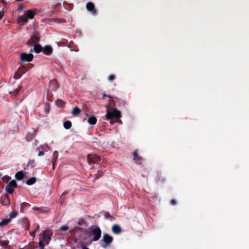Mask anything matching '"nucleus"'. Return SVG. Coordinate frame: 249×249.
<instances>
[{
  "mask_svg": "<svg viewBox=\"0 0 249 249\" xmlns=\"http://www.w3.org/2000/svg\"><path fill=\"white\" fill-rule=\"evenodd\" d=\"M109 103L110 106L117 107L121 109L124 108L126 105V102L124 100L114 97L113 98V99H110L109 100Z\"/></svg>",
  "mask_w": 249,
  "mask_h": 249,
  "instance_id": "1",
  "label": "nucleus"
},
{
  "mask_svg": "<svg viewBox=\"0 0 249 249\" xmlns=\"http://www.w3.org/2000/svg\"><path fill=\"white\" fill-rule=\"evenodd\" d=\"M90 231L91 234L92 235V241H97L99 240L102 234L100 228L97 226L93 225L91 227Z\"/></svg>",
  "mask_w": 249,
  "mask_h": 249,
  "instance_id": "2",
  "label": "nucleus"
},
{
  "mask_svg": "<svg viewBox=\"0 0 249 249\" xmlns=\"http://www.w3.org/2000/svg\"><path fill=\"white\" fill-rule=\"evenodd\" d=\"M106 117L108 119H117V122L121 121L120 118L121 117V113L120 111L118 110L116 108H114L113 111H107L106 114Z\"/></svg>",
  "mask_w": 249,
  "mask_h": 249,
  "instance_id": "3",
  "label": "nucleus"
},
{
  "mask_svg": "<svg viewBox=\"0 0 249 249\" xmlns=\"http://www.w3.org/2000/svg\"><path fill=\"white\" fill-rule=\"evenodd\" d=\"M113 240V237L107 233H104L103 234V238L101 240L103 243L101 245V247L103 248L106 249L107 247L109 246L110 244L112 242Z\"/></svg>",
  "mask_w": 249,
  "mask_h": 249,
  "instance_id": "4",
  "label": "nucleus"
},
{
  "mask_svg": "<svg viewBox=\"0 0 249 249\" xmlns=\"http://www.w3.org/2000/svg\"><path fill=\"white\" fill-rule=\"evenodd\" d=\"M40 40L39 34L36 32L33 36H31L30 38L27 42V45L28 46H32L33 45L37 44Z\"/></svg>",
  "mask_w": 249,
  "mask_h": 249,
  "instance_id": "5",
  "label": "nucleus"
},
{
  "mask_svg": "<svg viewBox=\"0 0 249 249\" xmlns=\"http://www.w3.org/2000/svg\"><path fill=\"white\" fill-rule=\"evenodd\" d=\"M53 235V232L48 231H44L42 233L41 239L46 245L49 243L51 239V236Z\"/></svg>",
  "mask_w": 249,
  "mask_h": 249,
  "instance_id": "6",
  "label": "nucleus"
},
{
  "mask_svg": "<svg viewBox=\"0 0 249 249\" xmlns=\"http://www.w3.org/2000/svg\"><path fill=\"white\" fill-rule=\"evenodd\" d=\"M87 160L89 164L98 163L101 158L97 155L89 154L87 156Z\"/></svg>",
  "mask_w": 249,
  "mask_h": 249,
  "instance_id": "7",
  "label": "nucleus"
},
{
  "mask_svg": "<svg viewBox=\"0 0 249 249\" xmlns=\"http://www.w3.org/2000/svg\"><path fill=\"white\" fill-rule=\"evenodd\" d=\"M17 187V183L15 180L10 181L5 187L6 192L8 194H12L14 191V188Z\"/></svg>",
  "mask_w": 249,
  "mask_h": 249,
  "instance_id": "8",
  "label": "nucleus"
},
{
  "mask_svg": "<svg viewBox=\"0 0 249 249\" xmlns=\"http://www.w3.org/2000/svg\"><path fill=\"white\" fill-rule=\"evenodd\" d=\"M34 55L31 53H22L20 54V59L23 62H31L33 60Z\"/></svg>",
  "mask_w": 249,
  "mask_h": 249,
  "instance_id": "9",
  "label": "nucleus"
},
{
  "mask_svg": "<svg viewBox=\"0 0 249 249\" xmlns=\"http://www.w3.org/2000/svg\"><path fill=\"white\" fill-rule=\"evenodd\" d=\"M87 9L89 11L92 15H95L97 13V11L95 8L94 4L91 2H89L86 4Z\"/></svg>",
  "mask_w": 249,
  "mask_h": 249,
  "instance_id": "10",
  "label": "nucleus"
},
{
  "mask_svg": "<svg viewBox=\"0 0 249 249\" xmlns=\"http://www.w3.org/2000/svg\"><path fill=\"white\" fill-rule=\"evenodd\" d=\"M42 52L46 55H50L53 52V49L50 45H46L42 48Z\"/></svg>",
  "mask_w": 249,
  "mask_h": 249,
  "instance_id": "11",
  "label": "nucleus"
},
{
  "mask_svg": "<svg viewBox=\"0 0 249 249\" xmlns=\"http://www.w3.org/2000/svg\"><path fill=\"white\" fill-rule=\"evenodd\" d=\"M28 19L25 14L22 15L18 18V23L21 25H23L24 23H27Z\"/></svg>",
  "mask_w": 249,
  "mask_h": 249,
  "instance_id": "12",
  "label": "nucleus"
},
{
  "mask_svg": "<svg viewBox=\"0 0 249 249\" xmlns=\"http://www.w3.org/2000/svg\"><path fill=\"white\" fill-rule=\"evenodd\" d=\"M112 231L115 234H119L121 232L122 230L119 226L118 225H114L112 227Z\"/></svg>",
  "mask_w": 249,
  "mask_h": 249,
  "instance_id": "13",
  "label": "nucleus"
},
{
  "mask_svg": "<svg viewBox=\"0 0 249 249\" xmlns=\"http://www.w3.org/2000/svg\"><path fill=\"white\" fill-rule=\"evenodd\" d=\"M35 12L31 10H27L25 12V14L27 16L28 19H33L35 15Z\"/></svg>",
  "mask_w": 249,
  "mask_h": 249,
  "instance_id": "14",
  "label": "nucleus"
},
{
  "mask_svg": "<svg viewBox=\"0 0 249 249\" xmlns=\"http://www.w3.org/2000/svg\"><path fill=\"white\" fill-rule=\"evenodd\" d=\"M42 48L43 47L39 44L37 43V44H34V51L37 53H39L41 52H42V50H43Z\"/></svg>",
  "mask_w": 249,
  "mask_h": 249,
  "instance_id": "15",
  "label": "nucleus"
},
{
  "mask_svg": "<svg viewBox=\"0 0 249 249\" xmlns=\"http://www.w3.org/2000/svg\"><path fill=\"white\" fill-rule=\"evenodd\" d=\"M0 203L4 206H7L10 204V198L8 195H6L4 198H1Z\"/></svg>",
  "mask_w": 249,
  "mask_h": 249,
  "instance_id": "16",
  "label": "nucleus"
},
{
  "mask_svg": "<svg viewBox=\"0 0 249 249\" xmlns=\"http://www.w3.org/2000/svg\"><path fill=\"white\" fill-rule=\"evenodd\" d=\"M133 159L134 160L136 161V162H140L142 160V158L141 156L138 155L137 150L134 151L133 152Z\"/></svg>",
  "mask_w": 249,
  "mask_h": 249,
  "instance_id": "17",
  "label": "nucleus"
},
{
  "mask_svg": "<svg viewBox=\"0 0 249 249\" xmlns=\"http://www.w3.org/2000/svg\"><path fill=\"white\" fill-rule=\"evenodd\" d=\"M88 122L91 125L95 124L97 123V119L94 116L89 117L88 118Z\"/></svg>",
  "mask_w": 249,
  "mask_h": 249,
  "instance_id": "18",
  "label": "nucleus"
},
{
  "mask_svg": "<svg viewBox=\"0 0 249 249\" xmlns=\"http://www.w3.org/2000/svg\"><path fill=\"white\" fill-rule=\"evenodd\" d=\"M15 178L18 180H20L24 178V174L22 171H19L15 175Z\"/></svg>",
  "mask_w": 249,
  "mask_h": 249,
  "instance_id": "19",
  "label": "nucleus"
},
{
  "mask_svg": "<svg viewBox=\"0 0 249 249\" xmlns=\"http://www.w3.org/2000/svg\"><path fill=\"white\" fill-rule=\"evenodd\" d=\"M103 215L106 219H108L110 221H112L115 219V218L112 215H110L108 212H104L103 213Z\"/></svg>",
  "mask_w": 249,
  "mask_h": 249,
  "instance_id": "20",
  "label": "nucleus"
},
{
  "mask_svg": "<svg viewBox=\"0 0 249 249\" xmlns=\"http://www.w3.org/2000/svg\"><path fill=\"white\" fill-rule=\"evenodd\" d=\"M36 180L35 178L32 177L27 179L26 181V183L28 185H31L34 184L36 182Z\"/></svg>",
  "mask_w": 249,
  "mask_h": 249,
  "instance_id": "21",
  "label": "nucleus"
},
{
  "mask_svg": "<svg viewBox=\"0 0 249 249\" xmlns=\"http://www.w3.org/2000/svg\"><path fill=\"white\" fill-rule=\"evenodd\" d=\"M11 221L10 218L3 219L0 222V227H3L7 225Z\"/></svg>",
  "mask_w": 249,
  "mask_h": 249,
  "instance_id": "22",
  "label": "nucleus"
},
{
  "mask_svg": "<svg viewBox=\"0 0 249 249\" xmlns=\"http://www.w3.org/2000/svg\"><path fill=\"white\" fill-rule=\"evenodd\" d=\"M81 112V109L77 107H75L73 108L72 111V114L73 116H76Z\"/></svg>",
  "mask_w": 249,
  "mask_h": 249,
  "instance_id": "23",
  "label": "nucleus"
},
{
  "mask_svg": "<svg viewBox=\"0 0 249 249\" xmlns=\"http://www.w3.org/2000/svg\"><path fill=\"white\" fill-rule=\"evenodd\" d=\"M157 180L159 181H163L165 180L164 178L162 177V173L160 172H157L156 174Z\"/></svg>",
  "mask_w": 249,
  "mask_h": 249,
  "instance_id": "24",
  "label": "nucleus"
},
{
  "mask_svg": "<svg viewBox=\"0 0 249 249\" xmlns=\"http://www.w3.org/2000/svg\"><path fill=\"white\" fill-rule=\"evenodd\" d=\"M71 123L70 121H67L64 122L63 126L66 129H69L71 127Z\"/></svg>",
  "mask_w": 249,
  "mask_h": 249,
  "instance_id": "25",
  "label": "nucleus"
},
{
  "mask_svg": "<svg viewBox=\"0 0 249 249\" xmlns=\"http://www.w3.org/2000/svg\"><path fill=\"white\" fill-rule=\"evenodd\" d=\"M27 70L26 68L24 66H20L18 69V72H19L22 75L26 72Z\"/></svg>",
  "mask_w": 249,
  "mask_h": 249,
  "instance_id": "26",
  "label": "nucleus"
},
{
  "mask_svg": "<svg viewBox=\"0 0 249 249\" xmlns=\"http://www.w3.org/2000/svg\"><path fill=\"white\" fill-rule=\"evenodd\" d=\"M53 20L56 23H63L66 22V20L63 18H53Z\"/></svg>",
  "mask_w": 249,
  "mask_h": 249,
  "instance_id": "27",
  "label": "nucleus"
},
{
  "mask_svg": "<svg viewBox=\"0 0 249 249\" xmlns=\"http://www.w3.org/2000/svg\"><path fill=\"white\" fill-rule=\"evenodd\" d=\"M19 90L20 89L19 88H17L16 89H15L13 91H10L9 94L14 96H16L18 93Z\"/></svg>",
  "mask_w": 249,
  "mask_h": 249,
  "instance_id": "28",
  "label": "nucleus"
},
{
  "mask_svg": "<svg viewBox=\"0 0 249 249\" xmlns=\"http://www.w3.org/2000/svg\"><path fill=\"white\" fill-rule=\"evenodd\" d=\"M22 74H20L19 72H18V71H17L14 75V78L16 79H19L21 76Z\"/></svg>",
  "mask_w": 249,
  "mask_h": 249,
  "instance_id": "29",
  "label": "nucleus"
},
{
  "mask_svg": "<svg viewBox=\"0 0 249 249\" xmlns=\"http://www.w3.org/2000/svg\"><path fill=\"white\" fill-rule=\"evenodd\" d=\"M46 245L43 242V241L40 238V240L39 241V246L40 247L41 249H44V246Z\"/></svg>",
  "mask_w": 249,
  "mask_h": 249,
  "instance_id": "30",
  "label": "nucleus"
},
{
  "mask_svg": "<svg viewBox=\"0 0 249 249\" xmlns=\"http://www.w3.org/2000/svg\"><path fill=\"white\" fill-rule=\"evenodd\" d=\"M115 79V76L113 74H111V75H109L108 77H107V80L110 81V82H111L113 80H114V79Z\"/></svg>",
  "mask_w": 249,
  "mask_h": 249,
  "instance_id": "31",
  "label": "nucleus"
},
{
  "mask_svg": "<svg viewBox=\"0 0 249 249\" xmlns=\"http://www.w3.org/2000/svg\"><path fill=\"white\" fill-rule=\"evenodd\" d=\"M17 213L16 212H12L10 214V218L11 219V218H15L17 216Z\"/></svg>",
  "mask_w": 249,
  "mask_h": 249,
  "instance_id": "32",
  "label": "nucleus"
},
{
  "mask_svg": "<svg viewBox=\"0 0 249 249\" xmlns=\"http://www.w3.org/2000/svg\"><path fill=\"white\" fill-rule=\"evenodd\" d=\"M68 229H69L68 227L64 226H62L61 227H60V230L61 231H66L68 230Z\"/></svg>",
  "mask_w": 249,
  "mask_h": 249,
  "instance_id": "33",
  "label": "nucleus"
},
{
  "mask_svg": "<svg viewBox=\"0 0 249 249\" xmlns=\"http://www.w3.org/2000/svg\"><path fill=\"white\" fill-rule=\"evenodd\" d=\"M1 3L3 5V8H4L7 5V3L4 0H0V4Z\"/></svg>",
  "mask_w": 249,
  "mask_h": 249,
  "instance_id": "34",
  "label": "nucleus"
},
{
  "mask_svg": "<svg viewBox=\"0 0 249 249\" xmlns=\"http://www.w3.org/2000/svg\"><path fill=\"white\" fill-rule=\"evenodd\" d=\"M103 97H108L109 98H110V99H113V98H114V97L111 96L110 95H107L105 93H104L103 94Z\"/></svg>",
  "mask_w": 249,
  "mask_h": 249,
  "instance_id": "35",
  "label": "nucleus"
},
{
  "mask_svg": "<svg viewBox=\"0 0 249 249\" xmlns=\"http://www.w3.org/2000/svg\"><path fill=\"white\" fill-rule=\"evenodd\" d=\"M171 203L173 205H175L177 204V202L175 199H172L171 201Z\"/></svg>",
  "mask_w": 249,
  "mask_h": 249,
  "instance_id": "36",
  "label": "nucleus"
},
{
  "mask_svg": "<svg viewBox=\"0 0 249 249\" xmlns=\"http://www.w3.org/2000/svg\"><path fill=\"white\" fill-rule=\"evenodd\" d=\"M5 178H6L7 181H8V180H10L11 178L9 176H5V177L2 178V179L3 180H4Z\"/></svg>",
  "mask_w": 249,
  "mask_h": 249,
  "instance_id": "37",
  "label": "nucleus"
},
{
  "mask_svg": "<svg viewBox=\"0 0 249 249\" xmlns=\"http://www.w3.org/2000/svg\"><path fill=\"white\" fill-rule=\"evenodd\" d=\"M53 156H54V158L56 159L58 157V153L57 151H54L53 152Z\"/></svg>",
  "mask_w": 249,
  "mask_h": 249,
  "instance_id": "38",
  "label": "nucleus"
},
{
  "mask_svg": "<svg viewBox=\"0 0 249 249\" xmlns=\"http://www.w3.org/2000/svg\"><path fill=\"white\" fill-rule=\"evenodd\" d=\"M4 16V12L0 11V20L3 18Z\"/></svg>",
  "mask_w": 249,
  "mask_h": 249,
  "instance_id": "39",
  "label": "nucleus"
},
{
  "mask_svg": "<svg viewBox=\"0 0 249 249\" xmlns=\"http://www.w3.org/2000/svg\"><path fill=\"white\" fill-rule=\"evenodd\" d=\"M44 154V152L43 151H39L38 153V156H42Z\"/></svg>",
  "mask_w": 249,
  "mask_h": 249,
  "instance_id": "40",
  "label": "nucleus"
},
{
  "mask_svg": "<svg viewBox=\"0 0 249 249\" xmlns=\"http://www.w3.org/2000/svg\"><path fill=\"white\" fill-rule=\"evenodd\" d=\"M33 209L35 211H39L40 210V208L36 207H34L33 208Z\"/></svg>",
  "mask_w": 249,
  "mask_h": 249,
  "instance_id": "41",
  "label": "nucleus"
},
{
  "mask_svg": "<svg viewBox=\"0 0 249 249\" xmlns=\"http://www.w3.org/2000/svg\"><path fill=\"white\" fill-rule=\"evenodd\" d=\"M39 229V225L37 226V227H36V230L33 232V233L32 234V235H33V234H35V232L37 231Z\"/></svg>",
  "mask_w": 249,
  "mask_h": 249,
  "instance_id": "42",
  "label": "nucleus"
},
{
  "mask_svg": "<svg viewBox=\"0 0 249 249\" xmlns=\"http://www.w3.org/2000/svg\"><path fill=\"white\" fill-rule=\"evenodd\" d=\"M82 249H89L88 248H87V247H86L85 246H83L82 247Z\"/></svg>",
  "mask_w": 249,
  "mask_h": 249,
  "instance_id": "43",
  "label": "nucleus"
},
{
  "mask_svg": "<svg viewBox=\"0 0 249 249\" xmlns=\"http://www.w3.org/2000/svg\"><path fill=\"white\" fill-rule=\"evenodd\" d=\"M4 244H5V245H7L8 243V241H4Z\"/></svg>",
  "mask_w": 249,
  "mask_h": 249,
  "instance_id": "44",
  "label": "nucleus"
},
{
  "mask_svg": "<svg viewBox=\"0 0 249 249\" xmlns=\"http://www.w3.org/2000/svg\"><path fill=\"white\" fill-rule=\"evenodd\" d=\"M45 111L46 112V113H48L49 111V109L48 108V109H45Z\"/></svg>",
  "mask_w": 249,
  "mask_h": 249,
  "instance_id": "45",
  "label": "nucleus"
},
{
  "mask_svg": "<svg viewBox=\"0 0 249 249\" xmlns=\"http://www.w3.org/2000/svg\"><path fill=\"white\" fill-rule=\"evenodd\" d=\"M34 52V48H33V49H31L30 50V53H32V52Z\"/></svg>",
  "mask_w": 249,
  "mask_h": 249,
  "instance_id": "46",
  "label": "nucleus"
},
{
  "mask_svg": "<svg viewBox=\"0 0 249 249\" xmlns=\"http://www.w3.org/2000/svg\"><path fill=\"white\" fill-rule=\"evenodd\" d=\"M22 8H22V6H19L18 8V9H19V10H21V9H22Z\"/></svg>",
  "mask_w": 249,
  "mask_h": 249,
  "instance_id": "47",
  "label": "nucleus"
},
{
  "mask_svg": "<svg viewBox=\"0 0 249 249\" xmlns=\"http://www.w3.org/2000/svg\"><path fill=\"white\" fill-rule=\"evenodd\" d=\"M54 161L53 160V168H54Z\"/></svg>",
  "mask_w": 249,
  "mask_h": 249,
  "instance_id": "48",
  "label": "nucleus"
},
{
  "mask_svg": "<svg viewBox=\"0 0 249 249\" xmlns=\"http://www.w3.org/2000/svg\"><path fill=\"white\" fill-rule=\"evenodd\" d=\"M68 194V193H67V192H64V193L62 194V195H64V194Z\"/></svg>",
  "mask_w": 249,
  "mask_h": 249,
  "instance_id": "49",
  "label": "nucleus"
}]
</instances>
